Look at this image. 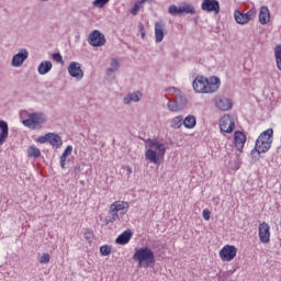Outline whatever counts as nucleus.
<instances>
[{
  "instance_id": "obj_34",
  "label": "nucleus",
  "mask_w": 281,
  "mask_h": 281,
  "mask_svg": "<svg viewBox=\"0 0 281 281\" xmlns=\"http://www.w3.org/2000/svg\"><path fill=\"white\" fill-rule=\"evenodd\" d=\"M49 260H52V256H49V254L45 252L38 259V262H40V265H49Z\"/></svg>"
},
{
  "instance_id": "obj_23",
  "label": "nucleus",
  "mask_w": 281,
  "mask_h": 281,
  "mask_svg": "<svg viewBox=\"0 0 281 281\" xmlns=\"http://www.w3.org/2000/svg\"><path fill=\"white\" fill-rule=\"evenodd\" d=\"M182 124L184 128L192 130L196 126V116L189 114L184 119H182Z\"/></svg>"
},
{
  "instance_id": "obj_43",
  "label": "nucleus",
  "mask_w": 281,
  "mask_h": 281,
  "mask_svg": "<svg viewBox=\"0 0 281 281\" xmlns=\"http://www.w3.org/2000/svg\"><path fill=\"white\" fill-rule=\"evenodd\" d=\"M211 214L212 213L210 212V210H207V209L203 210L202 216H203L204 221H210Z\"/></svg>"
},
{
  "instance_id": "obj_40",
  "label": "nucleus",
  "mask_w": 281,
  "mask_h": 281,
  "mask_svg": "<svg viewBox=\"0 0 281 281\" xmlns=\"http://www.w3.org/2000/svg\"><path fill=\"white\" fill-rule=\"evenodd\" d=\"M71 153H74V146L68 145V146L66 147V149L63 151L61 155H64L65 157H69V155H71Z\"/></svg>"
},
{
  "instance_id": "obj_26",
  "label": "nucleus",
  "mask_w": 281,
  "mask_h": 281,
  "mask_svg": "<svg viewBox=\"0 0 281 281\" xmlns=\"http://www.w3.org/2000/svg\"><path fill=\"white\" fill-rule=\"evenodd\" d=\"M169 124H170V128H175V130L180 128L181 126H183V116L178 115V116L172 117L169 121Z\"/></svg>"
},
{
  "instance_id": "obj_12",
  "label": "nucleus",
  "mask_w": 281,
  "mask_h": 281,
  "mask_svg": "<svg viewBox=\"0 0 281 281\" xmlns=\"http://www.w3.org/2000/svg\"><path fill=\"white\" fill-rule=\"evenodd\" d=\"M30 56V52L27 49L22 48L19 53L13 55L11 65L13 67H22L23 63H25V59Z\"/></svg>"
},
{
  "instance_id": "obj_44",
  "label": "nucleus",
  "mask_w": 281,
  "mask_h": 281,
  "mask_svg": "<svg viewBox=\"0 0 281 281\" xmlns=\"http://www.w3.org/2000/svg\"><path fill=\"white\" fill-rule=\"evenodd\" d=\"M139 34L142 36V38H146V30L144 29L143 24H139Z\"/></svg>"
},
{
  "instance_id": "obj_14",
  "label": "nucleus",
  "mask_w": 281,
  "mask_h": 281,
  "mask_svg": "<svg viewBox=\"0 0 281 281\" xmlns=\"http://www.w3.org/2000/svg\"><path fill=\"white\" fill-rule=\"evenodd\" d=\"M166 36V23L164 21H158L155 23V41L156 43H161Z\"/></svg>"
},
{
  "instance_id": "obj_4",
  "label": "nucleus",
  "mask_w": 281,
  "mask_h": 281,
  "mask_svg": "<svg viewBox=\"0 0 281 281\" xmlns=\"http://www.w3.org/2000/svg\"><path fill=\"white\" fill-rule=\"evenodd\" d=\"M133 260L138 262V267L148 269V267L155 265V252L148 247L139 248L133 255Z\"/></svg>"
},
{
  "instance_id": "obj_36",
  "label": "nucleus",
  "mask_w": 281,
  "mask_h": 281,
  "mask_svg": "<svg viewBox=\"0 0 281 281\" xmlns=\"http://www.w3.org/2000/svg\"><path fill=\"white\" fill-rule=\"evenodd\" d=\"M110 0H94L92 2L93 8H104L106 3H109Z\"/></svg>"
},
{
  "instance_id": "obj_28",
  "label": "nucleus",
  "mask_w": 281,
  "mask_h": 281,
  "mask_svg": "<svg viewBox=\"0 0 281 281\" xmlns=\"http://www.w3.org/2000/svg\"><path fill=\"white\" fill-rule=\"evenodd\" d=\"M27 157H33L34 159H38V157H41V149H38L34 145H31L27 148Z\"/></svg>"
},
{
  "instance_id": "obj_37",
  "label": "nucleus",
  "mask_w": 281,
  "mask_h": 281,
  "mask_svg": "<svg viewBox=\"0 0 281 281\" xmlns=\"http://www.w3.org/2000/svg\"><path fill=\"white\" fill-rule=\"evenodd\" d=\"M140 5H143L142 3H139V1H137L134 7L131 10V14H133V16H137L138 12H139V8Z\"/></svg>"
},
{
  "instance_id": "obj_51",
  "label": "nucleus",
  "mask_w": 281,
  "mask_h": 281,
  "mask_svg": "<svg viewBox=\"0 0 281 281\" xmlns=\"http://www.w3.org/2000/svg\"><path fill=\"white\" fill-rule=\"evenodd\" d=\"M42 1H47V0H42Z\"/></svg>"
},
{
  "instance_id": "obj_33",
  "label": "nucleus",
  "mask_w": 281,
  "mask_h": 281,
  "mask_svg": "<svg viewBox=\"0 0 281 281\" xmlns=\"http://www.w3.org/2000/svg\"><path fill=\"white\" fill-rule=\"evenodd\" d=\"M256 14H257L256 8H251L249 11L244 13V16L247 23H249V21H254V19H256Z\"/></svg>"
},
{
  "instance_id": "obj_50",
  "label": "nucleus",
  "mask_w": 281,
  "mask_h": 281,
  "mask_svg": "<svg viewBox=\"0 0 281 281\" xmlns=\"http://www.w3.org/2000/svg\"><path fill=\"white\" fill-rule=\"evenodd\" d=\"M280 247H281V239H280Z\"/></svg>"
},
{
  "instance_id": "obj_35",
  "label": "nucleus",
  "mask_w": 281,
  "mask_h": 281,
  "mask_svg": "<svg viewBox=\"0 0 281 281\" xmlns=\"http://www.w3.org/2000/svg\"><path fill=\"white\" fill-rule=\"evenodd\" d=\"M100 254L101 256H111V246H101L100 247Z\"/></svg>"
},
{
  "instance_id": "obj_48",
  "label": "nucleus",
  "mask_w": 281,
  "mask_h": 281,
  "mask_svg": "<svg viewBox=\"0 0 281 281\" xmlns=\"http://www.w3.org/2000/svg\"><path fill=\"white\" fill-rule=\"evenodd\" d=\"M75 172H80V166L75 167Z\"/></svg>"
},
{
  "instance_id": "obj_46",
  "label": "nucleus",
  "mask_w": 281,
  "mask_h": 281,
  "mask_svg": "<svg viewBox=\"0 0 281 281\" xmlns=\"http://www.w3.org/2000/svg\"><path fill=\"white\" fill-rule=\"evenodd\" d=\"M153 2V0H140L138 1V3H142L144 5V3H150Z\"/></svg>"
},
{
  "instance_id": "obj_45",
  "label": "nucleus",
  "mask_w": 281,
  "mask_h": 281,
  "mask_svg": "<svg viewBox=\"0 0 281 281\" xmlns=\"http://www.w3.org/2000/svg\"><path fill=\"white\" fill-rule=\"evenodd\" d=\"M83 236H85L86 240H92V238H93V233H91V232H86V233L83 234Z\"/></svg>"
},
{
  "instance_id": "obj_15",
  "label": "nucleus",
  "mask_w": 281,
  "mask_h": 281,
  "mask_svg": "<svg viewBox=\"0 0 281 281\" xmlns=\"http://www.w3.org/2000/svg\"><path fill=\"white\" fill-rule=\"evenodd\" d=\"M214 104L220 111H229L232 101L225 97H215Z\"/></svg>"
},
{
  "instance_id": "obj_10",
  "label": "nucleus",
  "mask_w": 281,
  "mask_h": 281,
  "mask_svg": "<svg viewBox=\"0 0 281 281\" xmlns=\"http://www.w3.org/2000/svg\"><path fill=\"white\" fill-rule=\"evenodd\" d=\"M201 10L204 12H214V14H218V12H221V3L218 0H202Z\"/></svg>"
},
{
  "instance_id": "obj_7",
  "label": "nucleus",
  "mask_w": 281,
  "mask_h": 281,
  "mask_svg": "<svg viewBox=\"0 0 281 281\" xmlns=\"http://www.w3.org/2000/svg\"><path fill=\"white\" fill-rule=\"evenodd\" d=\"M236 254H238L236 246L226 245L221 249L220 258L223 262H232L236 258Z\"/></svg>"
},
{
  "instance_id": "obj_27",
  "label": "nucleus",
  "mask_w": 281,
  "mask_h": 281,
  "mask_svg": "<svg viewBox=\"0 0 281 281\" xmlns=\"http://www.w3.org/2000/svg\"><path fill=\"white\" fill-rule=\"evenodd\" d=\"M120 69V61L116 58H113L110 64V68L106 69V75L115 74Z\"/></svg>"
},
{
  "instance_id": "obj_13",
  "label": "nucleus",
  "mask_w": 281,
  "mask_h": 281,
  "mask_svg": "<svg viewBox=\"0 0 281 281\" xmlns=\"http://www.w3.org/2000/svg\"><path fill=\"white\" fill-rule=\"evenodd\" d=\"M128 202L115 201L110 205V212H116L121 214V216H125V214L128 212Z\"/></svg>"
},
{
  "instance_id": "obj_2",
  "label": "nucleus",
  "mask_w": 281,
  "mask_h": 281,
  "mask_svg": "<svg viewBox=\"0 0 281 281\" xmlns=\"http://www.w3.org/2000/svg\"><path fill=\"white\" fill-rule=\"evenodd\" d=\"M273 144V128L263 131L255 143V148L250 151L252 159H260V155L269 153Z\"/></svg>"
},
{
  "instance_id": "obj_21",
  "label": "nucleus",
  "mask_w": 281,
  "mask_h": 281,
  "mask_svg": "<svg viewBox=\"0 0 281 281\" xmlns=\"http://www.w3.org/2000/svg\"><path fill=\"white\" fill-rule=\"evenodd\" d=\"M52 67H54V65H52V61L44 60L38 65L37 72L40 74V76H45L52 71Z\"/></svg>"
},
{
  "instance_id": "obj_30",
  "label": "nucleus",
  "mask_w": 281,
  "mask_h": 281,
  "mask_svg": "<svg viewBox=\"0 0 281 281\" xmlns=\"http://www.w3.org/2000/svg\"><path fill=\"white\" fill-rule=\"evenodd\" d=\"M109 216L105 218L106 223H115L116 221H120L124 217V215H121V213L117 212H110Z\"/></svg>"
},
{
  "instance_id": "obj_11",
  "label": "nucleus",
  "mask_w": 281,
  "mask_h": 281,
  "mask_svg": "<svg viewBox=\"0 0 281 281\" xmlns=\"http://www.w3.org/2000/svg\"><path fill=\"white\" fill-rule=\"evenodd\" d=\"M259 240L265 245L271 240V226H269L267 222L259 224Z\"/></svg>"
},
{
  "instance_id": "obj_47",
  "label": "nucleus",
  "mask_w": 281,
  "mask_h": 281,
  "mask_svg": "<svg viewBox=\"0 0 281 281\" xmlns=\"http://www.w3.org/2000/svg\"><path fill=\"white\" fill-rule=\"evenodd\" d=\"M127 173H128V175H132V173H133V168L127 167Z\"/></svg>"
},
{
  "instance_id": "obj_49",
  "label": "nucleus",
  "mask_w": 281,
  "mask_h": 281,
  "mask_svg": "<svg viewBox=\"0 0 281 281\" xmlns=\"http://www.w3.org/2000/svg\"><path fill=\"white\" fill-rule=\"evenodd\" d=\"M228 281H236V280L231 279V280H228Z\"/></svg>"
},
{
  "instance_id": "obj_29",
  "label": "nucleus",
  "mask_w": 281,
  "mask_h": 281,
  "mask_svg": "<svg viewBox=\"0 0 281 281\" xmlns=\"http://www.w3.org/2000/svg\"><path fill=\"white\" fill-rule=\"evenodd\" d=\"M234 16H235L236 23H238L239 25H246V23H248L247 19L245 18V13L238 10L235 11Z\"/></svg>"
},
{
  "instance_id": "obj_3",
  "label": "nucleus",
  "mask_w": 281,
  "mask_h": 281,
  "mask_svg": "<svg viewBox=\"0 0 281 281\" xmlns=\"http://www.w3.org/2000/svg\"><path fill=\"white\" fill-rule=\"evenodd\" d=\"M195 93H214L221 87V79L218 77H211L210 79L199 76L192 82Z\"/></svg>"
},
{
  "instance_id": "obj_16",
  "label": "nucleus",
  "mask_w": 281,
  "mask_h": 281,
  "mask_svg": "<svg viewBox=\"0 0 281 281\" xmlns=\"http://www.w3.org/2000/svg\"><path fill=\"white\" fill-rule=\"evenodd\" d=\"M235 146L239 153H243V148H245V142H247V136L243 132H235L234 134Z\"/></svg>"
},
{
  "instance_id": "obj_39",
  "label": "nucleus",
  "mask_w": 281,
  "mask_h": 281,
  "mask_svg": "<svg viewBox=\"0 0 281 281\" xmlns=\"http://www.w3.org/2000/svg\"><path fill=\"white\" fill-rule=\"evenodd\" d=\"M37 142L38 144H46V142H49V133L44 136H38Z\"/></svg>"
},
{
  "instance_id": "obj_19",
  "label": "nucleus",
  "mask_w": 281,
  "mask_h": 281,
  "mask_svg": "<svg viewBox=\"0 0 281 281\" xmlns=\"http://www.w3.org/2000/svg\"><path fill=\"white\" fill-rule=\"evenodd\" d=\"M9 127L5 121H0V146H3L8 142Z\"/></svg>"
},
{
  "instance_id": "obj_20",
  "label": "nucleus",
  "mask_w": 281,
  "mask_h": 281,
  "mask_svg": "<svg viewBox=\"0 0 281 281\" xmlns=\"http://www.w3.org/2000/svg\"><path fill=\"white\" fill-rule=\"evenodd\" d=\"M131 238H133V232L124 231L119 237L115 239L116 245H128L131 243Z\"/></svg>"
},
{
  "instance_id": "obj_25",
  "label": "nucleus",
  "mask_w": 281,
  "mask_h": 281,
  "mask_svg": "<svg viewBox=\"0 0 281 281\" xmlns=\"http://www.w3.org/2000/svg\"><path fill=\"white\" fill-rule=\"evenodd\" d=\"M166 92L171 93V95H176V98H180L184 105L188 104V100L186 99V97L181 95V90H179L178 88L169 87L166 89Z\"/></svg>"
},
{
  "instance_id": "obj_42",
  "label": "nucleus",
  "mask_w": 281,
  "mask_h": 281,
  "mask_svg": "<svg viewBox=\"0 0 281 281\" xmlns=\"http://www.w3.org/2000/svg\"><path fill=\"white\" fill-rule=\"evenodd\" d=\"M53 60L56 63H63V55H60V53L53 54Z\"/></svg>"
},
{
  "instance_id": "obj_6",
  "label": "nucleus",
  "mask_w": 281,
  "mask_h": 281,
  "mask_svg": "<svg viewBox=\"0 0 281 281\" xmlns=\"http://www.w3.org/2000/svg\"><path fill=\"white\" fill-rule=\"evenodd\" d=\"M68 74L70 78H75L77 82H80L85 78V70H82V64L78 61H70L68 65Z\"/></svg>"
},
{
  "instance_id": "obj_5",
  "label": "nucleus",
  "mask_w": 281,
  "mask_h": 281,
  "mask_svg": "<svg viewBox=\"0 0 281 281\" xmlns=\"http://www.w3.org/2000/svg\"><path fill=\"white\" fill-rule=\"evenodd\" d=\"M47 122V116L43 113H32L29 114V119L23 120L22 124L31 131H36V128H42L43 124Z\"/></svg>"
},
{
  "instance_id": "obj_8",
  "label": "nucleus",
  "mask_w": 281,
  "mask_h": 281,
  "mask_svg": "<svg viewBox=\"0 0 281 281\" xmlns=\"http://www.w3.org/2000/svg\"><path fill=\"white\" fill-rule=\"evenodd\" d=\"M88 43L92 47H102L106 44V38L104 37V34H102L100 31L94 30L90 33L88 37Z\"/></svg>"
},
{
  "instance_id": "obj_18",
  "label": "nucleus",
  "mask_w": 281,
  "mask_h": 281,
  "mask_svg": "<svg viewBox=\"0 0 281 281\" xmlns=\"http://www.w3.org/2000/svg\"><path fill=\"white\" fill-rule=\"evenodd\" d=\"M142 98V91L130 92L123 98V102L124 104H132V102H139Z\"/></svg>"
},
{
  "instance_id": "obj_24",
  "label": "nucleus",
  "mask_w": 281,
  "mask_h": 281,
  "mask_svg": "<svg viewBox=\"0 0 281 281\" xmlns=\"http://www.w3.org/2000/svg\"><path fill=\"white\" fill-rule=\"evenodd\" d=\"M180 14H196V9L190 3H182L179 7Z\"/></svg>"
},
{
  "instance_id": "obj_9",
  "label": "nucleus",
  "mask_w": 281,
  "mask_h": 281,
  "mask_svg": "<svg viewBox=\"0 0 281 281\" xmlns=\"http://www.w3.org/2000/svg\"><path fill=\"white\" fill-rule=\"evenodd\" d=\"M234 126H236V124L234 123V117H232V115L225 114L221 117L220 130L222 133H232V131H234Z\"/></svg>"
},
{
  "instance_id": "obj_32",
  "label": "nucleus",
  "mask_w": 281,
  "mask_h": 281,
  "mask_svg": "<svg viewBox=\"0 0 281 281\" xmlns=\"http://www.w3.org/2000/svg\"><path fill=\"white\" fill-rule=\"evenodd\" d=\"M167 109H169V111L171 113H177V112L181 111L183 108L181 105H179L177 102L169 100L167 103Z\"/></svg>"
},
{
  "instance_id": "obj_1",
  "label": "nucleus",
  "mask_w": 281,
  "mask_h": 281,
  "mask_svg": "<svg viewBox=\"0 0 281 281\" xmlns=\"http://www.w3.org/2000/svg\"><path fill=\"white\" fill-rule=\"evenodd\" d=\"M145 159L149 164H159L166 156V143L162 139L149 138L145 142Z\"/></svg>"
},
{
  "instance_id": "obj_38",
  "label": "nucleus",
  "mask_w": 281,
  "mask_h": 281,
  "mask_svg": "<svg viewBox=\"0 0 281 281\" xmlns=\"http://www.w3.org/2000/svg\"><path fill=\"white\" fill-rule=\"evenodd\" d=\"M168 12H169V14H172V15L181 14V11L179 10V7H177L175 4L169 7Z\"/></svg>"
},
{
  "instance_id": "obj_31",
  "label": "nucleus",
  "mask_w": 281,
  "mask_h": 281,
  "mask_svg": "<svg viewBox=\"0 0 281 281\" xmlns=\"http://www.w3.org/2000/svg\"><path fill=\"white\" fill-rule=\"evenodd\" d=\"M274 58L277 63V68L281 71V44L274 47Z\"/></svg>"
},
{
  "instance_id": "obj_41",
  "label": "nucleus",
  "mask_w": 281,
  "mask_h": 281,
  "mask_svg": "<svg viewBox=\"0 0 281 281\" xmlns=\"http://www.w3.org/2000/svg\"><path fill=\"white\" fill-rule=\"evenodd\" d=\"M67 166V156H64V154H61L60 156V168H63V170H65Z\"/></svg>"
},
{
  "instance_id": "obj_17",
  "label": "nucleus",
  "mask_w": 281,
  "mask_h": 281,
  "mask_svg": "<svg viewBox=\"0 0 281 281\" xmlns=\"http://www.w3.org/2000/svg\"><path fill=\"white\" fill-rule=\"evenodd\" d=\"M271 21V12L269 11V7L262 5L259 11V23L261 25H267Z\"/></svg>"
},
{
  "instance_id": "obj_22",
  "label": "nucleus",
  "mask_w": 281,
  "mask_h": 281,
  "mask_svg": "<svg viewBox=\"0 0 281 281\" xmlns=\"http://www.w3.org/2000/svg\"><path fill=\"white\" fill-rule=\"evenodd\" d=\"M48 143L53 148H60L63 146V138L58 134L48 133Z\"/></svg>"
}]
</instances>
